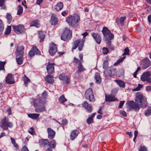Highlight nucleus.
I'll use <instances>...</instances> for the list:
<instances>
[{
	"mask_svg": "<svg viewBox=\"0 0 151 151\" xmlns=\"http://www.w3.org/2000/svg\"><path fill=\"white\" fill-rule=\"evenodd\" d=\"M135 102L133 101H129L126 103L128 111L134 110L138 112L140 107L144 108L147 106V100L145 96L138 92L136 94Z\"/></svg>",
	"mask_w": 151,
	"mask_h": 151,
	"instance_id": "obj_1",
	"label": "nucleus"
},
{
	"mask_svg": "<svg viewBox=\"0 0 151 151\" xmlns=\"http://www.w3.org/2000/svg\"><path fill=\"white\" fill-rule=\"evenodd\" d=\"M80 21V17L77 14H75L73 15H70L66 19L69 25L74 28H76L78 26Z\"/></svg>",
	"mask_w": 151,
	"mask_h": 151,
	"instance_id": "obj_2",
	"label": "nucleus"
},
{
	"mask_svg": "<svg viewBox=\"0 0 151 151\" xmlns=\"http://www.w3.org/2000/svg\"><path fill=\"white\" fill-rule=\"evenodd\" d=\"M102 32L105 38L108 47L110 48L111 46V40L113 38V35L111 33L108 29L105 27H103Z\"/></svg>",
	"mask_w": 151,
	"mask_h": 151,
	"instance_id": "obj_3",
	"label": "nucleus"
},
{
	"mask_svg": "<svg viewBox=\"0 0 151 151\" xmlns=\"http://www.w3.org/2000/svg\"><path fill=\"white\" fill-rule=\"evenodd\" d=\"M45 101H44L41 99H36L33 101L34 106L35 107H40L39 108L36 107L35 109V111L37 113L43 112L45 109V106L44 105Z\"/></svg>",
	"mask_w": 151,
	"mask_h": 151,
	"instance_id": "obj_4",
	"label": "nucleus"
},
{
	"mask_svg": "<svg viewBox=\"0 0 151 151\" xmlns=\"http://www.w3.org/2000/svg\"><path fill=\"white\" fill-rule=\"evenodd\" d=\"M0 127L4 130L8 129V127L12 128L13 126V123L9 122V119L6 117L3 118L0 122Z\"/></svg>",
	"mask_w": 151,
	"mask_h": 151,
	"instance_id": "obj_5",
	"label": "nucleus"
},
{
	"mask_svg": "<svg viewBox=\"0 0 151 151\" xmlns=\"http://www.w3.org/2000/svg\"><path fill=\"white\" fill-rule=\"evenodd\" d=\"M85 42L84 38L81 41V39H79L74 41L73 43V46L72 48V50H73L76 49L78 46V49L80 51H81L84 45V44Z\"/></svg>",
	"mask_w": 151,
	"mask_h": 151,
	"instance_id": "obj_6",
	"label": "nucleus"
},
{
	"mask_svg": "<svg viewBox=\"0 0 151 151\" xmlns=\"http://www.w3.org/2000/svg\"><path fill=\"white\" fill-rule=\"evenodd\" d=\"M72 37V31L65 28L61 36V40L65 41L70 40Z\"/></svg>",
	"mask_w": 151,
	"mask_h": 151,
	"instance_id": "obj_7",
	"label": "nucleus"
},
{
	"mask_svg": "<svg viewBox=\"0 0 151 151\" xmlns=\"http://www.w3.org/2000/svg\"><path fill=\"white\" fill-rule=\"evenodd\" d=\"M85 96L87 99L89 100L91 102H93L95 100L92 90L91 88H88L86 91L85 93Z\"/></svg>",
	"mask_w": 151,
	"mask_h": 151,
	"instance_id": "obj_8",
	"label": "nucleus"
},
{
	"mask_svg": "<svg viewBox=\"0 0 151 151\" xmlns=\"http://www.w3.org/2000/svg\"><path fill=\"white\" fill-rule=\"evenodd\" d=\"M63 82L65 85H67L70 81V76L65 75L63 73L61 74L58 77Z\"/></svg>",
	"mask_w": 151,
	"mask_h": 151,
	"instance_id": "obj_9",
	"label": "nucleus"
},
{
	"mask_svg": "<svg viewBox=\"0 0 151 151\" xmlns=\"http://www.w3.org/2000/svg\"><path fill=\"white\" fill-rule=\"evenodd\" d=\"M12 27L15 32L18 34H23L25 32L26 30L23 25L19 24L17 26L13 25Z\"/></svg>",
	"mask_w": 151,
	"mask_h": 151,
	"instance_id": "obj_10",
	"label": "nucleus"
},
{
	"mask_svg": "<svg viewBox=\"0 0 151 151\" xmlns=\"http://www.w3.org/2000/svg\"><path fill=\"white\" fill-rule=\"evenodd\" d=\"M57 51L56 45L52 42L49 45V52L51 55H54Z\"/></svg>",
	"mask_w": 151,
	"mask_h": 151,
	"instance_id": "obj_11",
	"label": "nucleus"
},
{
	"mask_svg": "<svg viewBox=\"0 0 151 151\" xmlns=\"http://www.w3.org/2000/svg\"><path fill=\"white\" fill-rule=\"evenodd\" d=\"M40 52L36 46H33L31 48V50L29 52L28 55L29 57H32L35 55V54L37 55H40Z\"/></svg>",
	"mask_w": 151,
	"mask_h": 151,
	"instance_id": "obj_12",
	"label": "nucleus"
},
{
	"mask_svg": "<svg viewBox=\"0 0 151 151\" xmlns=\"http://www.w3.org/2000/svg\"><path fill=\"white\" fill-rule=\"evenodd\" d=\"M24 54V47L23 46H17L16 51V55L17 57L19 56H23Z\"/></svg>",
	"mask_w": 151,
	"mask_h": 151,
	"instance_id": "obj_13",
	"label": "nucleus"
},
{
	"mask_svg": "<svg viewBox=\"0 0 151 151\" xmlns=\"http://www.w3.org/2000/svg\"><path fill=\"white\" fill-rule=\"evenodd\" d=\"M91 35L95 41L98 44H100L101 41V37L100 35L98 33L92 32Z\"/></svg>",
	"mask_w": 151,
	"mask_h": 151,
	"instance_id": "obj_14",
	"label": "nucleus"
},
{
	"mask_svg": "<svg viewBox=\"0 0 151 151\" xmlns=\"http://www.w3.org/2000/svg\"><path fill=\"white\" fill-rule=\"evenodd\" d=\"M150 61L148 58H145L142 62L141 66L143 69H145L150 65Z\"/></svg>",
	"mask_w": 151,
	"mask_h": 151,
	"instance_id": "obj_15",
	"label": "nucleus"
},
{
	"mask_svg": "<svg viewBox=\"0 0 151 151\" xmlns=\"http://www.w3.org/2000/svg\"><path fill=\"white\" fill-rule=\"evenodd\" d=\"M150 75V72L149 71L143 73L141 77V80L143 81H146L147 82L149 81V79Z\"/></svg>",
	"mask_w": 151,
	"mask_h": 151,
	"instance_id": "obj_16",
	"label": "nucleus"
},
{
	"mask_svg": "<svg viewBox=\"0 0 151 151\" xmlns=\"http://www.w3.org/2000/svg\"><path fill=\"white\" fill-rule=\"evenodd\" d=\"M6 82L8 84H12L14 83L13 75L11 73L8 74L6 79Z\"/></svg>",
	"mask_w": 151,
	"mask_h": 151,
	"instance_id": "obj_17",
	"label": "nucleus"
},
{
	"mask_svg": "<svg viewBox=\"0 0 151 151\" xmlns=\"http://www.w3.org/2000/svg\"><path fill=\"white\" fill-rule=\"evenodd\" d=\"M59 19L57 17V16L54 14H52L50 22L52 25H56L58 24V22Z\"/></svg>",
	"mask_w": 151,
	"mask_h": 151,
	"instance_id": "obj_18",
	"label": "nucleus"
},
{
	"mask_svg": "<svg viewBox=\"0 0 151 151\" xmlns=\"http://www.w3.org/2000/svg\"><path fill=\"white\" fill-rule=\"evenodd\" d=\"M82 106L87 110L88 113H91L92 111V106L89 104L86 101L84 102L82 104Z\"/></svg>",
	"mask_w": 151,
	"mask_h": 151,
	"instance_id": "obj_19",
	"label": "nucleus"
},
{
	"mask_svg": "<svg viewBox=\"0 0 151 151\" xmlns=\"http://www.w3.org/2000/svg\"><path fill=\"white\" fill-rule=\"evenodd\" d=\"M47 132L48 133V137L49 138L52 139L55 137V132L51 128H48L47 129Z\"/></svg>",
	"mask_w": 151,
	"mask_h": 151,
	"instance_id": "obj_20",
	"label": "nucleus"
},
{
	"mask_svg": "<svg viewBox=\"0 0 151 151\" xmlns=\"http://www.w3.org/2000/svg\"><path fill=\"white\" fill-rule=\"evenodd\" d=\"M46 69L48 74H50L54 72V64L52 63H49L47 66Z\"/></svg>",
	"mask_w": 151,
	"mask_h": 151,
	"instance_id": "obj_21",
	"label": "nucleus"
},
{
	"mask_svg": "<svg viewBox=\"0 0 151 151\" xmlns=\"http://www.w3.org/2000/svg\"><path fill=\"white\" fill-rule=\"evenodd\" d=\"M79 131L77 129L73 130L71 132L70 135L71 140H73L75 139L79 134Z\"/></svg>",
	"mask_w": 151,
	"mask_h": 151,
	"instance_id": "obj_22",
	"label": "nucleus"
},
{
	"mask_svg": "<svg viewBox=\"0 0 151 151\" xmlns=\"http://www.w3.org/2000/svg\"><path fill=\"white\" fill-rule=\"evenodd\" d=\"M77 68L78 70L76 73L75 75H78V76H79L80 73L86 70V69L84 67L82 63H80V64L78 65Z\"/></svg>",
	"mask_w": 151,
	"mask_h": 151,
	"instance_id": "obj_23",
	"label": "nucleus"
},
{
	"mask_svg": "<svg viewBox=\"0 0 151 151\" xmlns=\"http://www.w3.org/2000/svg\"><path fill=\"white\" fill-rule=\"evenodd\" d=\"M39 143L41 147L47 146L48 145L49 141L47 139H42L39 140Z\"/></svg>",
	"mask_w": 151,
	"mask_h": 151,
	"instance_id": "obj_24",
	"label": "nucleus"
},
{
	"mask_svg": "<svg viewBox=\"0 0 151 151\" xmlns=\"http://www.w3.org/2000/svg\"><path fill=\"white\" fill-rule=\"evenodd\" d=\"M113 69L111 67H109L104 70V73L106 77H109L111 76V71Z\"/></svg>",
	"mask_w": 151,
	"mask_h": 151,
	"instance_id": "obj_25",
	"label": "nucleus"
},
{
	"mask_svg": "<svg viewBox=\"0 0 151 151\" xmlns=\"http://www.w3.org/2000/svg\"><path fill=\"white\" fill-rule=\"evenodd\" d=\"M45 80L47 82L49 83L52 84L54 83L53 77L50 75H47L46 76Z\"/></svg>",
	"mask_w": 151,
	"mask_h": 151,
	"instance_id": "obj_26",
	"label": "nucleus"
},
{
	"mask_svg": "<svg viewBox=\"0 0 151 151\" xmlns=\"http://www.w3.org/2000/svg\"><path fill=\"white\" fill-rule=\"evenodd\" d=\"M105 101H106L111 102L113 101V95L111 93V94H105Z\"/></svg>",
	"mask_w": 151,
	"mask_h": 151,
	"instance_id": "obj_27",
	"label": "nucleus"
},
{
	"mask_svg": "<svg viewBox=\"0 0 151 151\" xmlns=\"http://www.w3.org/2000/svg\"><path fill=\"white\" fill-rule=\"evenodd\" d=\"M28 116L34 119V120H37L38 119L39 116H40V114H39L34 113V114H27Z\"/></svg>",
	"mask_w": 151,
	"mask_h": 151,
	"instance_id": "obj_28",
	"label": "nucleus"
},
{
	"mask_svg": "<svg viewBox=\"0 0 151 151\" xmlns=\"http://www.w3.org/2000/svg\"><path fill=\"white\" fill-rule=\"evenodd\" d=\"M30 27L35 26L37 28H39L40 26V24L38 20H34L32 21L30 24Z\"/></svg>",
	"mask_w": 151,
	"mask_h": 151,
	"instance_id": "obj_29",
	"label": "nucleus"
},
{
	"mask_svg": "<svg viewBox=\"0 0 151 151\" xmlns=\"http://www.w3.org/2000/svg\"><path fill=\"white\" fill-rule=\"evenodd\" d=\"M126 16L123 17H121L119 20L118 19H116V21L117 23V24H120L122 26L124 25V20L126 19Z\"/></svg>",
	"mask_w": 151,
	"mask_h": 151,
	"instance_id": "obj_30",
	"label": "nucleus"
},
{
	"mask_svg": "<svg viewBox=\"0 0 151 151\" xmlns=\"http://www.w3.org/2000/svg\"><path fill=\"white\" fill-rule=\"evenodd\" d=\"M96 113H94L92 114L87 119L86 122L88 124H90L93 122V118L95 116Z\"/></svg>",
	"mask_w": 151,
	"mask_h": 151,
	"instance_id": "obj_31",
	"label": "nucleus"
},
{
	"mask_svg": "<svg viewBox=\"0 0 151 151\" xmlns=\"http://www.w3.org/2000/svg\"><path fill=\"white\" fill-rule=\"evenodd\" d=\"M63 6V3L61 2H60L55 6L54 9L56 11H59L62 9Z\"/></svg>",
	"mask_w": 151,
	"mask_h": 151,
	"instance_id": "obj_32",
	"label": "nucleus"
},
{
	"mask_svg": "<svg viewBox=\"0 0 151 151\" xmlns=\"http://www.w3.org/2000/svg\"><path fill=\"white\" fill-rule=\"evenodd\" d=\"M94 78L96 81V82L97 83H101V78L100 77L99 74L98 73H96L94 76Z\"/></svg>",
	"mask_w": 151,
	"mask_h": 151,
	"instance_id": "obj_33",
	"label": "nucleus"
},
{
	"mask_svg": "<svg viewBox=\"0 0 151 151\" xmlns=\"http://www.w3.org/2000/svg\"><path fill=\"white\" fill-rule=\"evenodd\" d=\"M48 145L51 148H54L56 146V142L55 140L53 139L50 142H49Z\"/></svg>",
	"mask_w": 151,
	"mask_h": 151,
	"instance_id": "obj_34",
	"label": "nucleus"
},
{
	"mask_svg": "<svg viewBox=\"0 0 151 151\" xmlns=\"http://www.w3.org/2000/svg\"><path fill=\"white\" fill-rule=\"evenodd\" d=\"M67 99L65 98L64 95H62L58 99L59 102L61 104L65 105L64 103L67 101Z\"/></svg>",
	"mask_w": 151,
	"mask_h": 151,
	"instance_id": "obj_35",
	"label": "nucleus"
},
{
	"mask_svg": "<svg viewBox=\"0 0 151 151\" xmlns=\"http://www.w3.org/2000/svg\"><path fill=\"white\" fill-rule=\"evenodd\" d=\"M38 35L40 39V42H43L45 37V35L43 32L42 31L39 32Z\"/></svg>",
	"mask_w": 151,
	"mask_h": 151,
	"instance_id": "obj_36",
	"label": "nucleus"
},
{
	"mask_svg": "<svg viewBox=\"0 0 151 151\" xmlns=\"http://www.w3.org/2000/svg\"><path fill=\"white\" fill-rule=\"evenodd\" d=\"M19 57H17L16 60L18 64L21 65L23 63V56H19Z\"/></svg>",
	"mask_w": 151,
	"mask_h": 151,
	"instance_id": "obj_37",
	"label": "nucleus"
},
{
	"mask_svg": "<svg viewBox=\"0 0 151 151\" xmlns=\"http://www.w3.org/2000/svg\"><path fill=\"white\" fill-rule=\"evenodd\" d=\"M114 81L118 84L120 87L124 88L125 86L124 83L122 80H115Z\"/></svg>",
	"mask_w": 151,
	"mask_h": 151,
	"instance_id": "obj_38",
	"label": "nucleus"
},
{
	"mask_svg": "<svg viewBox=\"0 0 151 151\" xmlns=\"http://www.w3.org/2000/svg\"><path fill=\"white\" fill-rule=\"evenodd\" d=\"M126 56H124L122 58H120L117 60L116 62L114 63V65H118L120 63L122 62L124 60Z\"/></svg>",
	"mask_w": 151,
	"mask_h": 151,
	"instance_id": "obj_39",
	"label": "nucleus"
},
{
	"mask_svg": "<svg viewBox=\"0 0 151 151\" xmlns=\"http://www.w3.org/2000/svg\"><path fill=\"white\" fill-rule=\"evenodd\" d=\"M18 11L17 14L19 15H21L23 11V7L20 5H19L18 7Z\"/></svg>",
	"mask_w": 151,
	"mask_h": 151,
	"instance_id": "obj_40",
	"label": "nucleus"
},
{
	"mask_svg": "<svg viewBox=\"0 0 151 151\" xmlns=\"http://www.w3.org/2000/svg\"><path fill=\"white\" fill-rule=\"evenodd\" d=\"M30 81V80L26 76H24V84L26 87L27 86V84Z\"/></svg>",
	"mask_w": 151,
	"mask_h": 151,
	"instance_id": "obj_41",
	"label": "nucleus"
},
{
	"mask_svg": "<svg viewBox=\"0 0 151 151\" xmlns=\"http://www.w3.org/2000/svg\"><path fill=\"white\" fill-rule=\"evenodd\" d=\"M4 28V24L1 20L0 19V35L2 34Z\"/></svg>",
	"mask_w": 151,
	"mask_h": 151,
	"instance_id": "obj_42",
	"label": "nucleus"
},
{
	"mask_svg": "<svg viewBox=\"0 0 151 151\" xmlns=\"http://www.w3.org/2000/svg\"><path fill=\"white\" fill-rule=\"evenodd\" d=\"M10 139L11 140L12 144L14 145V146L16 148L18 147V145L16 143L15 139L12 137H10Z\"/></svg>",
	"mask_w": 151,
	"mask_h": 151,
	"instance_id": "obj_43",
	"label": "nucleus"
},
{
	"mask_svg": "<svg viewBox=\"0 0 151 151\" xmlns=\"http://www.w3.org/2000/svg\"><path fill=\"white\" fill-rule=\"evenodd\" d=\"M6 17L7 20V22L9 24L11 22L12 18V16L11 14L7 13Z\"/></svg>",
	"mask_w": 151,
	"mask_h": 151,
	"instance_id": "obj_44",
	"label": "nucleus"
},
{
	"mask_svg": "<svg viewBox=\"0 0 151 151\" xmlns=\"http://www.w3.org/2000/svg\"><path fill=\"white\" fill-rule=\"evenodd\" d=\"M108 65V59L106 58L104 61L103 65V68L104 69H106Z\"/></svg>",
	"mask_w": 151,
	"mask_h": 151,
	"instance_id": "obj_45",
	"label": "nucleus"
},
{
	"mask_svg": "<svg viewBox=\"0 0 151 151\" xmlns=\"http://www.w3.org/2000/svg\"><path fill=\"white\" fill-rule=\"evenodd\" d=\"M11 26H8L7 28L6 29L5 32V34L7 35L9 34L11 31Z\"/></svg>",
	"mask_w": 151,
	"mask_h": 151,
	"instance_id": "obj_46",
	"label": "nucleus"
},
{
	"mask_svg": "<svg viewBox=\"0 0 151 151\" xmlns=\"http://www.w3.org/2000/svg\"><path fill=\"white\" fill-rule=\"evenodd\" d=\"M6 62H0V70H5L4 66L6 64Z\"/></svg>",
	"mask_w": 151,
	"mask_h": 151,
	"instance_id": "obj_47",
	"label": "nucleus"
},
{
	"mask_svg": "<svg viewBox=\"0 0 151 151\" xmlns=\"http://www.w3.org/2000/svg\"><path fill=\"white\" fill-rule=\"evenodd\" d=\"M42 97L40 99H41L44 101H45V98L47 96V93L46 91H44L42 94Z\"/></svg>",
	"mask_w": 151,
	"mask_h": 151,
	"instance_id": "obj_48",
	"label": "nucleus"
},
{
	"mask_svg": "<svg viewBox=\"0 0 151 151\" xmlns=\"http://www.w3.org/2000/svg\"><path fill=\"white\" fill-rule=\"evenodd\" d=\"M142 85H141V84H138V86L137 87H136V88H135L134 89H133L132 90V91H139L141 89V88H142Z\"/></svg>",
	"mask_w": 151,
	"mask_h": 151,
	"instance_id": "obj_49",
	"label": "nucleus"
},
{
	"mask_svg": "<svg viewBox=\"0 0 151 151\" xmlns=\"http://www.w3.org/2000/svg\"><path fill=\"white\" fill-rule=\"evenodd\" d=\"M109 51L108 48L104 47L102 48V52L104 55H107Z\"/></svg>",
	"mask_w": 151,
	"mask_h": 151,
	"instance_id": "obj_50",
	"label": "nucleus"
},
{
	"mask_svg": "<svg viewBox=\"0 0 151 151\" xmlns=\"http://www.w3.org/2000/svg\"><path fill=\"white\" fill-rule=\"evenodd\" d=\"M145 114L147 116L151 115V109H147L145 112Z\"/></svg>",
	"mask_w": 151,
	"mask_h": 151,
	"instance_id": "obj_51",
	"label": "nucleus"
},
{
	"mask_svg": "<svg viewBox=\"0 0 151 151\" xmlns=\"http://www.w3.org/2000/svg\"><path fill=\"white\" fill-rule=\"evenodd\" d=\"M73 62L75 63H78V65L80 64V63H82V62L80 60H79L76 57L74 58Z\"/></svg>",
	"mask_w": 151,
	"mask_h": 151,
	"instance_id": "obj_52",
	"label": "nucleus"
},
{
	"mask_svg": "<svg viewBox=\"0 0 151 151\" xmlns=\"http://www.w3.org/2000/svg\"><path fill=\"white\" fill-rule=\"evenodd\" d=\"M129 50L128 48L127 47L124 50V52L123 54V55H128L129 53Z\"/></svg>",
	"mask_w": 151,
	"mask_h": 151,
	"instance_id": "obj_53",
	"label": "nucleus"
},
{
	"mask_svg": "<svg viewBox=\"0 0 151 151\" xmlns=\"http://www.w3.org/2000/svg\"><path fill=\"white\" fill-rule=\"evenodd\" d=\"M139 151H147V148L145 146H141L139 149Z\"/></svg>",
	"mask_w": 151,
	"mask_h": 151,
	"instance_id": "obj_54",
	"label": "nucleus"
},
{
	"mask_svg": "<svg viewBox=\"0 0 151 151\" xmlns=\"http://www.w3.org/2000/svg\"><path fill=\"white\" fill-rule=\"evenodd\" d=\"M28 132L29 133L32 135H33L35 133L34 130V129L32 127H31L29 129Z\"/></svg>",
	"mask_w": 151,
	"mask_h": 151,
	"instance_id": "obj_55",
	"label": "nucleus"
},
{
	"mask_svg": "<svg viewBox=\"0 0 151 151\" xmlns=\"http://www.w3.org/2000/svg\"><path fill=\"white\" fill-rule=\"evenodd\" d=\"M68 123V122L66 119H63L62 120V124L63 126H65Z\"/></svg>",
	"mask_w": 151,
	"mask_h": 151,
	"instance_id": "obj_56",
	"label": "nucleus"
},
{
	"mask_svg": "<svg viewBox=\"0 0 151 151\" xmlns=\"http://www.w3.org/2000/svg\"><path fill=\"white\" fill-rule=\"evenodd\" d=\"M125 102L124 101H120L119 102V105L118 106L119 108H121L123 106L124 103Z\"/></svg>",
	"mask_w": 151,
	"mask_h": 151,
	"instance_id": "obj_57",
	"label": "nucleus"
},
{
	"mask_svg": "<svg viewBox=\"0 0 151 151\" xmlns=\"http://www.w3.org/2000/svg\"><path fill=\"white\" fill-rule=\"evenodd\" d=\"M120 114H122V116H124L126 117L127 116V114L125 111L123 110H121L120 111Z\"/></svg>",
	"mask_w": 151,
	"mask_h": 151,
	"instance_id": "obj_58",
	"label": "nucleus"
},
{
	"mask_svg": "<svg viewBox=\"0 0 151 151\" xmlns=\"http://www.w3.org/2000/svg\"><path fill=\"white\" fill-rule=\"evenodd\" d=\"M138 131H136V130H135L134 131V138L133 139V141H134V142H135V139H136V138H137V134H138Z\"/></svg>",
	"mask_w": 151,
	"mask_h": 151,
	"instance_id": "obj_59",
	"label": "nucleus"
},
{
	"mask_svg": "<svg viewBox=\"0 0 151 151\" xmlns=\"http://www.w3.org/2000/svg\"><path fill=\"white\" fill-rule=\"evenodd\" d=\"M21 151H29V150L27 147L25 145L23 147Z\"/></svg>",
	"mask_w": 151,
	"mask_h": 151,
	"instance_id": "obj_60",
	"label": "nucleus"
},
{
	"mask_svg": "<svg viewBox=\"0 0 151 151\" xmlns=\"http://www.w3.org/2000/svg\"><path fill=\"white\" fill-rule=\"evenodd\" d=\"M146 90L148 91H151V86H148L146 87Z\"/></svg>",
	"mask_w": 151,
	"mask_h": 151,
	"instance_id": "obj_61",
	"label": "nucleus"
},
{
	"mask_svg": "<svg viewBox=\"0 0 151 151\" xmlns=\"http://www.w3.org/2000/svg\"><path fill=\"white\" fill-rule=\"evenodd\" d=\"M62 15L63 16H65L68 14V12L65 11H63L61 13Z\"/></svg>",
	"mask_w": 151,
	"mask_h": 151,
	"instance_id": "obj_62",
	"label": "nucleus"
},
{
	"mask_svg": "<svg viewBox=\"0 0 151 151\" xmlns=\"http://www.w3.org/2000/svg\"><path fill=\"white\" fill-rule=\"evenodd\" d=\"M79 58L80 59V60L81 61V62H83V55L82 54L80 53L79 54Z\"/></svg>",
	"mask_w": 151,
	"mask_h": 151,
	"instance_id": "obj_63",
	"label": "nucleus"
},
{
	"mask_svg": "<svg viewBox=\"0 0 151 151\" xmlns=\"http://www.w3.org/2000/svg\"><path fill=\"white\" fill-rule=\"evenodd\" d=\"M7 111L8 112V114L9 115L12 114V113L11 112V109L10 108H9V109H8L7 110Z\"/></svg>",
	"mask_w": 151,
	"mask_h": 151,
	"instance_id": "obj_64",
	"label": "nucleus"
}]
</instances>
